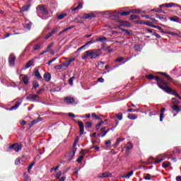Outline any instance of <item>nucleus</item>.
Wrapping results in <instances>:
<instances>
[{"label": "nucleus", "instance_id": "obj_3", "mask_svg": "<svg viewBox=\"0 0 181 181\" xmlns=\"http://www.w3.org/2000/svg\"><path fill=\"white\" fill-rule=\"evenodd\" d=\"M22 148H23V145H22V144L14 143L8 147L7 151H11V149H13L15 151V152H19V151H22Z\"/></svg>", "mask_w": 181, "mask_h": 181}, {"label": "nucleus", "instance_id": "obj_57", "mask_svg": "<svg viewBox=\"0 0 181 181\" xmlns=\"http://www.w3.org/2000/svg\"><path fill=\"white\" fill-rule=\"evenodd\" d=\"M132 148H134V145H132V144H131L130 145L126 146V149L127 151H131V149H132Z\"/></svg>", "mask_w": 181, "mask_h": 181}, {"label": "nucleus", "instance_id": "obj_59", "mask_svg": "<svg viewBox=\"0 0 181 181\" xmlns=\"http://www.w3.org/2000/svg\"><path fill=\"white\" fill-rule=\"evenodd\" d=\"M77 142H78V137H76V139L73 144V148H76V146H77Z\"/></svg>", "mask_w": 181, "mask_h": 181}, {"label": "nucleus", "instance_id": "obj_49", "mask_svg": "<svg viewBox=\"0 0 181 181\" xmlns=\"http://www.w3.org/2000/svg\"><path fill=\"white\" fill-rule=\"evenodd\" d=\"M58 32H59V28H54L51 31L50 33H52V35H55V33H57Z\"/></svg>", "mask_w": 181, "mask_h": 181}, {"label": "nucleus", "instance_id": "obj_58", "mask_svg": "<svg viewBox=\"0 0 181 181\" xmlns=\"http://www.w3.org/2000/svg\"><path fill=\"white\" fill-rule=\"evenodd\" d=\"M52 34L51 33H48V35H47L45 37V40H47L48 39H49V37H52Z\"/></svg>", "mask_w": 181, "mask_h": 181}, {"label": "nucleus", "instance_id": "obj_23", "mask_svg": "<svg viewBox=\"0 0 181 181\" xmlns=\"http://www.w3.org/2000/svg\"><path fill=\"white\" fill-rule=\"evenodd\" d=\"M34 75L35 76V77H37L38 80L42 79V75H40V72H39V70H35L34 71Z\"/></svg>", "mask_w": 181, "mask_h": 181}, {"label": "nucleus", "instance_id": "obj_36", "mask_svg": "<svg viewBox=\"0 0 181 181\" xmlns=\"http://www.w3.org/2000/svg\"><path fill=\"white\" fill-rule=\"evenodd\" d=\"M130 19H131V21H136V20L139 19V16H138V15H132L130 16Z\"/></svg>", "mask_w": 181, "mask_h": 181}, {"label": "nucleus", "instance_id": "obj_35", "mask_svg": "<svg viewBox=\"0 0 181 181\" xmlns=\"http://www.w3.org/2000/svg\"><path fill=\"white\" fill-rule=\"evenodd\" d=\"M33 64V59H31L29 61L26 65H25V69H29V67H31V66Z\"/></svg>", "mask_w": 181, "mask_h": 181}, {"label": "nucleus", "instance_id": "obj_64", "mask_svg": "<svg viewBox=\"0 0 181 181\" xmlns=\"http://www.w3.org/2000/svg\"><path fill=\"white\" fill-rule=\"evenodd\" d=\"M176 180L177 181H181V176L180 175V176H177L176 177Z\"/></svg>", "mask_w": 181, "mask_h": 181}, {"label": "nucleus", "instance_id": "obj_11", "mask_svg": "<svg viewBox=\"0 0 181 181\" xmlns=\"http://www.w3.org/2000/svg\"><path fill=\"white\" fill-rule=\"evenodd\" d=\"M82 18L83 19H93L95 18V14L94 13H84Z\"/></svg>", "mask_w": 181, "mask_h": 181}, {"label": "nucleus", "instance_id": "obj_43", "mask_svg": "<svg viewBox=\"0 0 181 181\" xmlns=\"http://www.w3.org/2000/svg\"><path fill=\"white\" fill-rule=\"evenodd\" d=\"M103 124H104V121H101L100 122H99L98 124L95 125V128H96L97 131H98V129H100V128L101 127V125H103Z\"/></svg>", "mask_w": 181, "mask_h": 181}, {"label": "nucleus", "instance_id": "obj_37", "mask_svg": "<svg viewBox=\"0 0 181 181\" xmlns=\"http://www.w3.org/2000/svg\"><path fill=\"white\" fill-rule=\"evenodd\" d=\"M134 50L136 52H141V45H138V44L134 45Z\"/></svg>", "mask_w": 181, "mask_h": 181}, {"label": "nucleus", "instance_id": "obj_47", "mask_svg": "<svg viewBox=\"0 0 181 181\" xmlns=\"http://www.w3.org/2000/svg\"><path fill=\"white\" fill-rule=\"evenodd\" d=\"M74 78H76V77L72 76L69 78V80L68 81V83L70 86H73V81L74 80Z\"/></svg>", "mask_w": 181, "mask_h": 181}, {"label": "nucleus", "instance_id": "obj_14", "mask_svg": "<svg viewBox=\"0 0 181 181\" xmlns=\"http://www.w3.org/2000/svg\"><path fill=\"white\" fill-rule=\"evenodd\" d=\"M44 79L45 80V81H50V80H52V75L50 74V73L47 72L44 74L43 76Z\"/></svg>", "mask_w": 181, "mask_h": 181}, {"label": "nucleus", "instance_id": "obj_10", "mask_svg": "<svg viewBox=\"0 0 181 181\" xmlns=\"http://www.w3.org/2000/svg\"><path fill=\"white\" fill-rule=\"evenodd\" d=\"M111 21H115V19H119L121 18V14L119 12H114L109 16Z\"/></svg>", "mask_w": 181, "mask_h": 181}, {"label": "nucleus", "instance_id": "obj_29", "mask_svg": "<svg viewBox=\"0 0 181 181\" xmlns=\"http://www.w3.org/2000/svg\"><path fill=\"white\" fill-rule=\"evenodd\" d=\"M127 117L129 119H136V118H138V117L134 114H128Z\"/></svg>", "mask_w": 181, "mask_h": 181}, {"label": "nucleus", "instance_id": "obj_24", "mask_svg": "<svg viewBox=\"0 0 181 181\" xmlns=\"http://www.w3.org/2000/svg\"><path fill=\"white\" fill-rule=\"evenodd\" d=\"M42 121V117H38L37 119H35L31 122V125H36L38 122H40Z\"/></svg>", "mask_w": 181, "mask_h": 181}, {"label": "nucleus", "instance_id": "obj_61", "mask_svg": "<svg viewBox=\"0 0 181 181\" xmlns=\"http://www.w3.org/2000/svg\"><path fill=\"white\" fill-rule=\"evenodd\" d=\"M15 165H21V159L16 158L15 160Z\"/></svg>", "mask_w": 181, "mask_h": 181}, {"label": "nucleus", "instance_id": "obj_31", "mask_svg": "<svg viewBox=\"0 0 181 181\" xmlns=\"http://www.w3.org/2000/svg\"><path fill=\"white\" fill-rule=\"evenodd\" d=\"M40 86L39 83L37 82V81H33V88H38V87Z\"/></svg>", "mask_w": 181, "mask_h": 181}, {"label": "nucleus", "instance_id": "obj_28", "mask_svg": "<svg viewBox=\"0 0 181 181\" xmlns=\"http://www.w3.org/2000/svg\"><path fill=\"white\" fill-rule=\"evenodd\" d=\"M156 18H157V19H160V21H163V22H168L167 18L160 17L159 14H156Z\"/></svg>", "mask_w": 181, "mask_h": 181}, {"label": "nucleus", "instance_id": "obj_20", "mask_svg": "<svg viewBox=\"0 0 181 181\" xmlns=\"http://www.w3.org/2000/svg\"><path fill=\"white\" fill-rule=\"evenodd\" d=\"M23 82L24 83L25 86H28V84H29V78L28 77V75H24L23 76Z\"/></svg>", "mask_w": 181, "mask_h": 181}, {"label": "nucleus", "instance_id": "obj_21", "mask_svg": "<svg viewBox=\"0 0 181 181\" xmlns=\"http://www.w3.org/2000/svg\"><path fill=\"white\" fill-rule=\"evenodd\" d=\"M169 19L171 21V22H177V23H179L180 22V19L179 17L174 16L173 17H170Z\"/></svg>", "mask_w": 181, "mask_h": 181}, {"label": "nucleus", "instance_id": "obj_18", "mask_svg": "<svg viewBox=\"0 0 181 181\" xmlns=\"http://www.w3.org/2000/svg\"><path fill=\"white\" fill-rule=\"evenodd\" d=\"M151 159H153V160H154L153 163H151V165H154L156 163H160V162H163V160H165V158H160V159H155L153 158V157H151Z\"/></svg>", "mask_w": 181, "mask_h": 181}, {"label": "nucleus", "instance_id": "obj_52", "mask_svg": "<svg viewBox=\"0 0 181 181\" xmlns=\"http://www.w3.org/2000/svg\"><path fill=\"white\" fill-rule=\"evenodd\" d=\"M76 9H78V11L83 9V3H78V6H76Z\"/></svg>", "mask_w": 181, "mask_h": 181}, {"label": "nucleus", "instance_id": "obj_22", "mask_svg": "<svg viewBox=\"0 0 181 181\" xmlns=\"http://www.w3.org/2000/svg\"><path fill=\"white\" fill-rule=\"evenodd\" d=\"M107 40V37L100 36L96 39V42H101V43L105 42Z\"/></svg>", "mask_w": 181, "mask_h": 181}, {"label": "nucleus", "instance_id": "obj_62", "mask_svg": "<svg viewBox=\"0 0 181 181\" xmlns=\"http://www.w3.org/2000/svg\"><path fill=\"white\" fill-rule=\"evenodd\" d=\"M24 179L25 181H30V177L28 175L24 176Z\"/></svg>", "mask_w": 181, "mask_h": 181}, {"label": "nucleus", "instance_id": "obj_44", "mask_svg": "<svg viewBox=\"0 0 181 181\" xmlns=\"http://www.w3.org/2000/svg\"><path fill=\"white\" fill-rule=\"evenodd\" d=\"M83 159H84V156H80L76 160V162H78V163H81V162H83Z\"/></svg>", "mask_w": 181, "mask_h": 181}, {"label": "nucleus", "instance_id": "obj_32", "mask_svg": "<svg viewBox=\"0 0 181 181\" xmlns=\"http://www.w3.org/2000/svg\"><path fill=\"white\" fill-rule=\"evenodd\" d=\"M140 24L141 25H142V24L143 25H146V26H149L150 28H154L155 27V25L149 23V22H148V23H146V22H144V23L141 22Z\"/></svg>", "mask_w": 181, "mask_h": 181}, {"label": "nucleus", "instance_id": "obj_8", "mask_svg": "<svg viewBox=\"0 0 181 181\" xmlns=\"http://www.w3.org/2000/svg\"><path fill=\"white\" fill-rule=\"evenodd\" d=\"M77 151L76 148H73L71 151H69V154L66 156V158L68 160H71L74 156L76 155V151Z\"/></svg>", "mask_w": 181, "mask_h": 181}, {"label": "nucleus", "instance_id": "obj_63", "mask_svg": "<svg viewBox=\"0 0 181 181\" xmlns=\"http://www.w3.org/2000/svg\"><path fill=\"white\" fill-rule=\"evenodd\" d=\"M20 124L21 125H26L27 122L25 120H21V121H20Z\"/></svg>", "mask_w": 181, "mask_h": 181}, {"label": "nucleus", "instance_id": "obj_40", "mask_svg": "<svg viewBox=\"0 0 181 181\" xmlns=\"http://www.w3.org/2000/svg\"><path fill=\"white\" fill-rule=\"evenodd\" d=\"M115 117L119 121H122V113L116 114Z\"/></svg>", "mask_w": 181, "mask_h": 181}, {"label": "nucleus", "instance_id": "obj_30", "mask_svg": "<svg viewBox=\"0 0 181 181\" xmlns=\"http://www.w3.org/2000/svg\"><path fill=\"white\" fill-rule=\"evenodd\" d=\"M169 166H170V162L165 161L163 163V168H164V169H166V168H169Z\"/></svg>", "mask_w": 181, "mask_h": 181}, {"label": "nucleus", "instance_id": "obj_1", "mask_svg": "<svg viewBox=\"0 0 181 181\" xmlns=\"http://www.w3.org/2000/svg\"><path fill=\"white\" fill-rule=\"evenodd\" d=\"M158 74L163 76L167 78V80L159 78V76H155L153 74L146 75V78L148 80H156V81L157 82V86L159 88H160V90H163V91H165V93H167V94H172L173 95H175V97H177L179 100H181V97L179 93H177L176 90H173L170 86V81H173V78H172L170 75L165 72H158Z\"/></svg>", "mask_w": 181, "mask_h": 181}, {"label": "nucleus", "instance_id": "obj_33", "mask_svg": "<svg viewBox=\"0 0 181 181\" xmlns=\"http://www.w3.org/2000/svg\"><path fill=\"white\" fill-rule=\"evenodd\" d=\"M125 60V58L124 57H119L117 59L115 60L117 63H121V62H124Z\"/></svg>", "mask_w": 181, "mask_h": 181}, {"label": "nucleus", "instance_id": "obj_60", "mask_svg": "<svg viewBox=\"0 0 181 181\" xmlns=\"http://www.w3.org/2000/svg\"><path fill=\"white\" fill-rule=\"evenodd\" d=\"M105 145H106V146H107V148H110V146H111V141L109 140V141H106Z\"/></svg>", "mask_w": 181, "mask_h": 181}, {"label": "nucleus", "instance_id": "obj_34", "mask_svg": "<svg viewBox=\"0 0 181 181\" xmlns=\"http://www.w3.org/2000/svg\"><path fill=\"white\" fill-rule=\"evenodd\" d=\"M29 8H30V6H29V5L23 6L21 8V11L22 12H26L29 9Z\"/></svg>", "mask_w": 181, "mask_h": 181}, {"label": "nucleus", "instance_id": "obj_4", "mask_svg": "<svg viewBox=\"0 0 181 181\" xmlns=\"http://www.w3.org/2000/svg\"><path fill=\"white\" fill-rule=\"evenodd\" d=\"M172 101H173V104H174V105L172 107L173 111H175V112H180L181 109L180 107H179V106L181 105L180 101L176 100V98H172Z\"/></svg>", "mask_w": 181, "mask_h": 181}, {"label": "nucleus", "instance_id": "obj_17", "mask_svg": "<svg viewBox=\"0 0 181 181\" xmlns=\"http://www.w3.org/2000/svg\"><path fill=\"white\" fill-rule=\"evenodd\" d=\"M111 176H112V174L110 173H103L102 174L100 175L99 177H111Z\"/></svg>", "mask_w": 181, "mask_h": 181}, {"label": "nucleus", "instance_id": "obj_56", "mask_svg": "<svg viewBox=\"0 0 181 181\" xmlns=\"http://www.w3.org/2000/svg\"><path fill=\"white\" fill-rule=\"evenodd\" d=\"M128 112H138V110H134L132 108L127 109Z\"/></svg>", "mask_w": 181, "mask_h": 181}, {"label": "nucleus", "instance_id": "obj_7", "mask_svg": "<svg viewBox=\"0 0 181 181\" xmlns=\"http://www.w3.org/2000/svg\"><path fill=\"white\" fill-rule=\"evenodd\" d=\"M15 62H16V57L15 54H11L8 57L9 66L13 67L15 66Z\"/></svg>", "mask_w": 181, "mask_h": 181}, {"label": "nucleus", "instance_id": "obj_19", "mask_svg": "<svg viewBox=\"0 0 181 181\" xmlns=\"http://www.w3.org/2000/svg\"><path fill=\"white\" fill-rule=\"evenodd\" d=\"M65 101L67 103V104H73L74 103V98L71 97H66L65 98Z\"/></svg>", "mask_w": 181, "mask_h": 181}, {"label": "nucleus", "instance_id": "obj_9", "mask_svg": "<svg viewBox=\"0 0 181 181\" xmlns=\"http://www.w3.org/2000/svg\"><path fill=\"white\" fill-rule=\"evenodd\" d=\"M79 127V135H84V123L78 120L76 122Z\"/></svg>", "mask_w": 181, "mask_h": 181}, {"label": "nucleus", "instance_id": "obj_46", "mask_svg": "<svg viewBox=\"0 0 181 181\" xmlns=\"http://www.w3.org/2000/svg\"><path fill=\"white\" fill-rule=\"evenodd\" d=\"M25 28V29L30 30V28H32V23L30 22L28 23H26Z\"/></svg>", "mask_w": 181, "mask_h": 181}, {"label": "nucleus", "instance_id": "obj_48", "mask_svg": "<svg viewBox=\"0 0 181 181\" xmlns=\"http://www.w3.org/2000/svg\"><path fill=\"white\" fill-rule=\"evenodd\" d=\"M161 33H165V35H173V33L170 32V31H164L163 29L162 28Z\"/></svg>", "mask_w": 181, "mask_h": 181}, {"label": "nucleus", "instance_id": "obj_13", "mask_svg": "<svg viewBox=\"0 0 181 181\" xmlns=\"http://www.w3.org/2000/svg\"><path fill=\"white\" fill-rule=\"evenodd\" d=\"M21 105H22V100L17 101L16 102V104L10 108V110H18L19 108V106Z\"/></svg>", "mask_w": 181, "mask_h": 181}, {"label": "nucleus", "instance_id": "obj_55", "mask_svg": "<svg viewBox=\"0 0 181 181\" xmlns=\"http://www.w3.org/2000/svg\"><path fill=\"white\" fill-rule=\"evenodd\" d=\"M93 118H95V119H101V117L97 116L95 113H92Z\"/></svg>", "mask_w": 181, "mask_h": 181}, {"label": "nucleus", "instance_id": "obj_12", "mask_svg": "<svg viewBox=\"0 0 181 181\" xmlns=\"http://www.w3.org/2000/svg\"><path fill=\"white\" fill-rule=\"evenodd\" d=\"M106 127H103L100 129V132L102 134L101 135V138H104V136H105V135H107V134H108V132H110V131H111V129H108L107 130Z\"/></svg>", "mask_w": 181, "mask_h": 181}, {"label": "nucleus", "instance_id": "obj_5", "mask_svg": "<svg viewBox=\"0 0 181 181\" xmlns=\"http://www.w3.org/2000/svg\"><path fill=\"white\" fill-rule=\"evenodd\" d=\"M26 100L28 101H32L33 103H39L40 100V97L35 94H30L26 97Z\"/></svg>", "mask_w": 181, "mask_h": 181}, {"label": "nucleus", "instance_id": "obj_42", "mask_svg": "<svg viewBox=\"0 0 181 181\" xmlns=\"http://www.w3.org/2000/svg\"><path fill=\"white\" fill-rule=\"evenodd\" d=\"M93 43H95V40H94V38H91V40L86 42L85 45L86 46H88V45H93Z\"/></svg>", "mask_w": 181, "mask_h": 181}, {"label": "nucleus", "instance_id": "obj_39", "mask_svg": "<svg viewBox=\"0 0 181 181\" xmlns=\"http://www.w3.org/2000/svg\"><path fill=\"white\" fill-rule=\"evenodd\" d=\"M93 123L91 122H87L85 123V128H91Z\"/></svg>", "mask_w": 181, "mask_h": 181}, {"label": "nucleus", "instance_id": "obj_53", "mask_svg": "<svg viewBox=\"0 0 181 181\" xmlns=\"http://www.w3.org/2000/svg\"><path fill=\"white\" fill-rule=\"evenodd\" d=\"M39 49H40V46L39 45H35L33 46V50L36 51V50H39Z\"/></svg>", "mask_w": 181, "mask_h": 181}, {"label": "nucleus", "instance_id": "obj_6", "mask_svg": "<svg viewBox=\"0 0 181 181\" xmlns=\"http://www.w3.org/2000/svg\"><path fill=\"white\" fill-rule=\"evenodd\" d=\"M37 9H39L42 15H49V11H47V8H46L44 5H38Z\"/></svg>", "mask_w": 181, "mask_h": 181}, {"label": "nucleus", "instance_id": "obj_2", "mask_svg": "<svg viewBox=\"0 0 181 181\" xmlns=\"http://www.w3.org/2000/svg\"><path fill=\"white\" fill-rule=\"evenodd\" d=\"M101 54H103V52H101V49H100L88 50L84 52L82 57V60H86V59H88V57L93 60L100 57Z\"/></svg>", "mask_w": 181, "mask_h": 181}, {"label": "nucleus", "instance_id": "obj_50", "mask_svg": "<svg viewBox=\"0 0 181 181\" xmlns=\"http://www.w3.org/2000/svg\"><path fill=\"white\" fill-rule=\"evenodd\" d=\"M35 165V163H31L28 168V172H30V170H32V168H33V166Z\"/></svg>", "mask_w": 181, "mask_h": 181}, {"label": "nucleus", "instance_id": "obj_38", "mask_svg": "<svg viewBox=\"0 0 181 181\" xmlns=\"http://www.w3.org/2000/svg\"><path fill=\"white\" fill-rule=\"evenodd\" d=\"M49 91L50 93H56L57 91H60V87L57 86L54 88L50 89Z\"/></svg>", "mask_w": 181, "mask_h": 181}, {"label": "nucleus", "instance_id": "obj_25", "mask_svg": "<svg viewBox=\"0 0 181 181\" xmlns=\"http://www.w3.org/2000/svg\"><path fill=\"white\" fill-rule=\"evenodd\" d=\"M163 6H165V8H172L173 6V3L162 4L160 6V8H163Z\"/></svg>", "mask_w": 181, "mask_h": 181}, {"label": "nucleus", "instance_id": "obj_27", "mask_svg": "<svg viewBox=\"0 0 181 181\" xmlns=\"http://www.w3.org/2000/svg\"><path fill=\"white\" fill-rule=\"evenodd\" d=\"M74 22H75L76 23H84V22H83V21H81V16L76 17L74 20Z\"/></svg>", "mask_w": 181, "mask_h": 181}, {"label": "nucleus", "instance_id": "obj_16", "mask_svg": "<svg viewBox=\"0 0 181 181\" xmlns=\"http://www.w3.org/2000/svg\"><path fill=\"white\" fill-rule=\"evenodd\" d=\"M66 16H67V13H62L61 14H57V18L59 21H62V19H64V18H66Z\"/></svg>", "mask_w": 181, "mask_h": 181}, {"label": "nucleus", "instance_id": "obj_54", "mask_svg": "<svg viewBox=\"0 0 181 181\" xmlns=\"http://www.w3.org/2000/svg\"><path fill=\"white\" fill-rule=\"evenodd\" d=\"M151 174L147 173L146 176L144 177V180H151Z\"/></svg>", "mask_w": 181, "mask_h": 181}, {"label": "nucleus", "instance_id": "obj_41", "mask_svg": "<svg viewBox=\"0 0 181 181\" xmlns=\"http://www.w3.org/2000/svg\"><path fill=\"white\" fill-rule=\"evenodd\" d=\"M63 67H64V66L63 64H62L56 65L54 67V69H56L57 70H62V69H63Z\"/></svg>", "mask_w": 181, "mask_h": 181}, {"label": "nucleus", "instance_id": "obj_26", "mask_svg": "<svg viewBox=\"0 0 181 181\" xmlns=\"http://www.w3.org/2000/svg\"><path fill=\"white\" fill-rule=\"evenodd\" d=\"M120 18L121 16H128L131 15V11H122V13L119 12Z\"/></svg>", "mask_w": 181, "mask_h": 181}, {"label": "nucleus", "instance_id": "obj_51", "mask_svg": "<svg viewBox=\"0 0 181 181\" xmlns=\"http://www.w3.org/2000/svg\"><path fill=\"white\" fill-rule=\"evenodd\" d=\"M164 118H165V114H163V112H160V122H162L163 121Z\"/></svg>", "mask_w": 181, "mask_h": 181}, {"label": "nucleus", "instance_id": "obj_45", "mask_svg": "<svg viewBox=\"0 0 181 181\" xmlns=\"http://www.w3.org/2000/svg\"><path fill=\"white\" fill-rule=\"evenodd\" d=\"M152 11L153 12H158V13H165V11L160 8H158V10L153 8Z\"/></svg>", "mask_w": 181, "mask_h": 181}, {"label": "nucleus", "instance_id": "obj_15", "mask_svg": "<svg viewBox=\"0 0 181 181\" xmlns=\"http://www.w3.org/2000/svg\"><path fill=\"white\" fill-rule=\"evenodd\" d=\"M74 60H76V59L73 58L71 59H69L68 61H66V62L63 63L62 65L64 66V67H69V66H70V64L72 62H74Z\"/></svg>", "mask_w": 181, "mask_h": 181}]
</instances>
